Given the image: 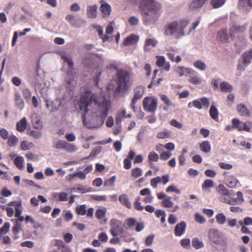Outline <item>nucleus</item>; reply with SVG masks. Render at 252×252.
I'll return each mask as SVG.
<instances>
[{"instance_id":"f257e3e1","label":"nucleus","mask_w":252,"mask_h":252,"mask_svg":"<svg viewBox=\"0 0 252 252\" xmlns=\"http://www.w3.org/2000/svg\"><path fill=\"white\" fill-rule=\"evenodd\" d=\"M79 108L83 113L84 125L93 128L101 126L111 108V102L93 93L85 92L80 97Z\"/></svg>"},{"instance_id":"f03ea898","label":"nucleus","mask_w":252,"mask_h":252,"mask_svg":"<svg viewBox=\"0 0 252 252\" xmlns=\"http://www.w3.org/2000/svg\"><path fill=\"white\" fill-rule=\"evenodd\" d=\"M143 22L149 25L156 22L161 13V5L156 0H137Z\"/></svg>"},{"instance_id":"7ed1b4c3","label":"nucleus","mask_w":252,"mask_h":252,"mask_svg":"<svg viewBox=\"0 0 252 252\" xmlns=\"http://www.w3.org/2000/svg\"><path fill=\"white\" fill-rule=\"evenodd\" d=\"M116 83L117 87L115 93L120 94L125 93L132 84L131 74L124 69H119L117 71Z\"/></svg>"},{"instance_id":"20e7f679","label":"nucleus","mask_w":252,"mask_h":252,"mask_svg":"<svg viewBox=\"0 0 252 252\" xmlns=\"http://www.w3.org/2000/svg\"><path fill=\"white\" fill-rule=\"evenodd\" d=\"M189 23V21L185 19H181L179 22L174 21L170 22L165 27V34L179 38L185 35V29Z\"/></svg>"},{"instance_id":"39448f33","label":"nucleus","mask_w":252,"mask_h":252,"mask_svg":"<svg viewBox=\"0 0 252 252\" xmlns=\"http://www.w3.org/2000/svg\"><path fill=\"white\" fill-rule=\"evenodd\" d=\"M62 57L64 62H65L68 66L65 81L67 83L68 87L71 89L72 87H74L76 84L75 76L73 73L74 63L69 54L64 53L62 54Z\"/></svg>"},{"instance_id":"423d86ee","label":"nucleus","mask_w":252,"mask_h":252,"mask_svg":"<svg viewBox=\"0 0 252 252\" xmlns=\"http://www.w3.org/2000/svg\"><path fill=\"white\" fill-rule=\"evenodd\" d=\"M208 236L209 240L217 246H222L226 244L223 233L218 229L212 228L209 230Z\"/></svg>"},{"instance_id":"0eeeda50","label":"nucleus","mask_w":252,"mask_h":252,"mask_svg":"<svg viewBox=\"0 0 252 252\" xmlns=\"http://www.w3.org/2000/svg\"><path fill=\"white\" fill-rule=\"evenodd\" d=\"M158 106V99L154 96H147L143 100V109L149 112L155 113Z\"/></svg>"},{"instance_id":"6e6552de","label":"nucleus","mask_w":252,"mask_h":252,"mask_svg":"<svg viewBox=\"0 0 252 252\" xmlns=\"http://www.w3.org/2000/svg\"><path fill=\"white\" fill-rule=\"evenodd\" d=\"M53 146L55 149L63 150L68 153H73L77 150L74 144L62 140L54 141Z\"/></svg>"},{"instance_id":"1a4fd4ad","label":"nucleus","mask_w":252,"mask_h":252,"mask_svg":"<svg viewBox=\"0 0 252 252\" xmlns=\"http://www.w3.org/2000/svg\"><path fill=\"white\" fill-rule=\"evenodd\" d=\"M42 81L43 77L39 74V67L37 66L35 72L29 76V82L31 84L34 85L35 88L42 89L41 87Z\"/></svg>"},{"instance_id":"9d476101","label":"nucleus","mask_w":252,"mask_h":252,"mask_svg":"<svg viewBox=\"0 0 252 252\" xmlns=\"http://www.w3.org/2000/svg\"><path fill=\"white\" fill-rule=\"evenodd\" d=\"M218 192L219 193V199L222 202L226 203L228 199L232 195V190H229L223 185H220L219 186Z\"/></svg>"},{"instance_id":"9b49d317","label":"nucleus","mask_w":252,"mask_h":252,"mask_svg":"<svg viewBox=\"0 0 252 252\" xmlns=\"http://www.w3.org/2000/svg\"><path fill=\"white\" fill-rule=\"evenodd\" d=\"M110 233L114 237L117 236L121 231V222L117 219H112L110 221Z\"/></svg>"},{"instance_id":"f8f14e48","label":"nucleus","mask_w":252,"mask_h":252,"mask_svg":"<svg viewBox=\"0 0 252 252\" xmlns=\"http://www.w3.org/2000/svg\"><path fill=\"white\" fill-rule=\"evenodd\" d=\"M82 169V167L81 166L77 168V171L75 172L76 176L79 179L84 180L86 179L87 175L92 172L93 167L92 164H90L87 165L83 171H80V169Z\"/></svg>"},{"instance_id":"ddd939ff","label":"nucleus","mask_w":252,"mask_h":252,"mask_svg":"<svg viewBox=\"0 0 252 252\" xmlns=\"http://www.w3.org/2000/svg\"><path fill=\"white\" fill-rule=\"evenodd\" d=\"M65 19L70 24L77 28L81 27L82 25H85L86 23V21L83 19H79L76 20L74 15L72 14H68L65 17Z\"/></svg>"},{"instance_id":"4468645a","label":"nucleus","mask_w":252,"mask_h":252,"mask_svg":"<svg viewBox=\"0 0 252 252\" xmlns=\"http://www.w3.org/2000/svg\"><path fill=\"white\" fill-rule=\"evenodd\" d=\"M194 107L201 110L203 107L207 109L210 105L209 99L206 97H201L193 100Z\"/></svg>"},{"instance_id":"2eb2a0df","label":"nucleus","mask_w":252,"mask_h":252,"mask_svg":"<svg viewBox=\"0 0 252 252\" xmlns=\"http://www.w3.org/2000/svg\"><path fill=\"white\" fill-rule=\"evenodd\" d=\"M239 9L244 12L248 13L252 8V0H240Z\"/></svg>"},{"instance_id":"dca6fc26","label":"nucleus","mask_w":252,"mask_h":252,"mask_svg":"<svg viewBox=\"0 0 252 252\" xmlns=\"http://www.w3.org/2000/svg\"><path fill=\"white\" fill-rule=\"evenodd\" d=\"M156 64L159 67H163V69L168 71L170 68V64L169 62H166L165 58L163 56H157Z\"/></svg>"},{"instance_id":"f3484780","label":"nucleus","mask_w":252,"mask_h":252,"mask_svg":"<svg viewBox=\"0 0 252 252\" xmlns=\"http://www.w3.org/2000/svg\"><path fill=\"white\" fill-rule=\"evenodd\" d=\"M248 24L246 23L242 26H239L237 25H233L230 29L229 31V34L230 36H234L235 34L237 32H243L247 28Z\"/></svg>"},{"instance_id":"a211bd4d","label":"nucleus","mask_w":252,"mask_h":252,"mask_svg":"<svg viewBox=\"0 0 252 252\" xmlns=\"http://www.w3.org/2000/svg\"><path fill=\"white\" fill-rule=\"evenodd\" d=\"M175 72L180 76L188 75L190 73L195 74V71L190 68H186L184 66H178L174 69Z\"/></svg>"},{"instance_id":"6ab92c4d","label":"nucleus","mask_w":252,"mask_h":252,"mask_svg":"<svg viewBox=\"0 0 252 252\" xmlns=\"http://www.w3.org/2000/svg\"><path fill=\"white\" fill-rule=\"evenodd\" d=\"M97 6L96 4L89 5L87 8V16L88 18L94 19L97 17Z\"/></svg>"},{"instance_id":"aec40b11","label":"nucleus","mask_w":252,"mask_h":252,"mask_svg":"<svg viewBox=\"0 0 252 252\" xmlns=\"http://www.w3.org/2000/svg\"><path fill=\"white\" fill-rule=\"evenodd\" d=\"M252 60V48L245 51L242 55L241 61L246 65H249Z\"/></svg>"},{"instance_id":"412c9836","label":"nucleus","mask_w":252,"mask_h":252,"mask_svg":"<svg viewBox=\"0 0 252 252\" xmlns=\"http://www.w3.org/2000/svg\"><path fill=\"white\" fill-rule=\"evenodd\" d=\"M144 92V87L141 85L137 86L133 90L134 95L132 98L137 100L141 99L142 97Z\"/></svg>"},{"instance_id":"4be33fe9","label":"nucleus","mask_w":252,"mask_h":252,"mask_svg":"<svg viewBox=\"0 0 252 252\" xmlns=\"http://www.w3.org/2000/svg\"><path fill=\"white\" fill-rule=\"evenodd\" d=\"M186 223L182 221L180 223H178L175 226L174 233L176 236L182 235L185 232Z\"/></svg>"},{"instance_id":"5701e85b","label":"nucleus","mask_w":252,"mask_h":252,"mask_svg":"<svg viewBox=\"0 0 252 252\" xmlns=\"http://www.w3.org/2000/svg\"><path fill=\"white\" fill-rule=\"evenodd\" d=\"M217 39L221 42L224 43L228 41L229 35L226 30H221L218 32Z\"/></svg>"},{"instance_id":"b1692460","label":"nucleus","mask_w":252,"mask_h":252,"mask_svg":"<svg viewBox=\"0 0 252 252\" xmlns=\"http://www.w3.org/2000/svg\"><path fill=\"white\" fill-rule=\"evenodd\" d=\"M158 43V41L154 38L146 39L145 41L144 49L145 52H149L151 51L150 47H155Z\"/></svg>"},{"instance_id":"393cba45","label":"nucleus","mask_w":252,"mask_h":252,"mask_svg":"<svg viewBox=\"0 0 252 252\" xmlns=\"http://www.w3.org/2000/svg\"><path fill=\"white\" fill-rule=\"evenodd\" d=\"M100 9L102 12V16L103 17H107L110 14L111 7L108 3H104L101 4Z\"/></svg>"},{"instance_id":"a878e982","label":"nucleus","mask_w":252,"mask_h":252,"mask_svg":"<svg viewBox=\"0 0 252 252\" xmlns=\"http://www.w3.org/2000/svg\"><path fill=\"white\" fill-rule=\"evenodd\" d=\"M138 40L139 37L137 36L131 34L125 39L123 44L125 46H128L136 43Z\"/></svg>"},{"instance_id":"bb28decb","label":"nucleus","mask_w":252,"mask_h":252,"mask_svg":"<svg viewBox=\"0 0 252 252\" xmlns=\"http://www.w3.org/2000/svg\"><path fill=\"white\" fill-rule=\"evenodd\" d=\"M27 126V121L25 117L23 118L19 122L17 123L16 129L21 132L25 130Z\"/></svg>"},{"instance_id":"cd10ccee","label":"nucleus","mask_w":252,"mask_h":252,"mask_svg":"<svg viewBox=\"0 0 252 252\" xmlns=\"http://www.w3.org/2000/svg\"><path fill=\"white\" fill-rule=\"evenodd\" d=\"M15 101L17 108L21 110H22L24 107V102L18 92L15 94Z\"/></svg>"},{"instance_id":"c85d7f7f","label":"nucleus","mask_w":252,"mask_h":252,"mask_svg":"<svg viewBox=\"0 0 252 252\" xmlns=\"http://www.w3.org/2000/svg\"><path fill=\"white\" fill-rule=\"evenodd\" d=\"M237 110L238 113L242 116H250L249 110L247 108L246 106L244 104H240L237 105Z\"/></svg>"},{"instance_id":"c756f323","label":"nucleus","mask_w":252,"mask_h":252,"mask_svg":"<svg viewBox=\"0 0 252 252\" xmlns=\"http://www.w3.org/2000/svg\"><path fill=\"white\" fill-rule=\"evenodd\" d=\"M119 201L124 205L130 209L131 207V203L129 200L128 196L126 194H123L120 196Z\"/></svg>"},{"instance_id":"7c9ffc66","label":"nucleus","mask_w":252,"mask_h":252,"mask_svg":"<svg viewBox=\"0 0 252 252\" xmlns=\"http://www.w3.org/2000/svg\"><path fill=\"white\" fill-rule=\"evenodd\" d=\"M190 78L189 79V82L195 85H199L202 82V79L201 78L198 76L197 73L195 71V74L190 73Z\"/></svg>"},{"instance_id":"2f4dec72","label":"nucleus","mask_w":252,"mask_h":252,"mask_svg":"<svg viewBox=\"0 0 252 252\" xmlns=\"http://www.w3.org/2000/svg\"><path fill=\"white\" fill-rule=\"evenodd\" d=\"M220 91L223 92L230 93L233 90V87L227 82H222L220 84Z\"/></svg>"},{"instance_id":"473e14b6","label":"nucleus","mask_w":252,"mask_h":252,"mask_svg":"<svg viewBox=\"0 0 252 252\" xmlns=\"http://www.w3.org/2000/svg\"><path fill=\"white\" fill-rule=\"evenodd\" d=\"M171 136V131L165 129L162 131H159L157 134V137L159 139H165L170 137Z\"/></svg>"},{"instance_id":"72a5a7b5","label":"nucleus","mask_w":252,"mask_h":252,"mask_svg":"<svg viewBox=\"0 0 252 252\" xmlns=\"http://www.w3.org/2000/svg\"><path fill=\"white\" fill-rule=\"evenodd\" d=\"M238 183V181L234 176H230L227 177L226 180L227 186L230 188H235Z\"/></svg>"},{"instance_id":"f704fd0d","label":"nucleus","mask_w":252,"mask_h":252,"mask_svg":"<svg viewBox=\"0 0 252 252\" xmlns=\"http://www.w3.org/2000/svg\"><path fill=\"white\" fill-rule=\"evenodd\" d=\"M14 163L19 169L22 170L24 168V159L23 157L21 156L16 157L14 160Z\"/></svg>"},{"instance_id":"c9c22d12","label":"nucleus","mask_w":252,"mask_h":252,"mask_svg":"<svg viewBox=\"0 0 252 252\" xmlns=\"http://www.w3.org/2000/svg\"><path fill=\"white\" fill-rule=\"evenodd\" d=\"M200 150L204 153H209L211 149V145L209 141H204L199 146Z\"/></svg>"},{"instance_id":"e433bc0d","label":"nucleus","mask_w":252,"mask_h":252,"mask_svg":"<svg viewBox=\"0 0 252 252\" xmlns=\"http://www.w3.org/2000/svg\"><path fill=\"white\" fill-rule=\"evenodd\" d=\"M126 111L125 110L118 112L116 117V123L117 125H121L123 119L126 118Z\"/></svg>"},{"instance_id":"4c0bfd02","label":"nucleus","mask_w":252,"mask_h":252,"mask_svg":"<svg viewBox=\"0 0 252 252\" xmlns=\"http://www.w3.org/2000/svg\"><path fill=\"white\" fill-rule=\"evenodd\" d=\"M21 185L22 187H26L27 186L34 187L40 189V186L36 185L32 180L28 179H23L21 182Z\"/></svg>"},{"instance_id":"58836bf2","label":"nucleus","mask_w":252,"mask_h":252,"mask_svg":"<svg viewBox=\"0 0 252 252\" xmlns=\"http://www.w3.org/2000/svg\"><path fill=\"white\" fill-rule=\"evenodd\" d=\"M18 138L14 135H11L7 139V144L10 147H14L18 142Z\"/></svg>"},{"instance_id":"ea45409f","label":"nucleus","mask_w":252,"mask_h":252,"mask_svg":"<svg viewBox=\"0 0 252 252\" xmlns=\"http://www.w3.org/2000/svg\"><path fill=\"white\" fill-rule=\"evenodd\" d=\"M210 115L211 117L214 120L217 121L218 120V111L216 107L212 105L210 109Z\"/></svg>"},{"instance_id":"a19ab883","label":"nucleus","mask_w":252,"mask_h":252,"mask_svg":"<svg viewBox=\"0 0 252 252\" xmlns=\"http://www.w3.org/2000/svg\"><path fill=\"white\" fill-rule=\"evenodd\" d=\"M149 164L152 167V161H157L159 159L158 155L155 152H150L148 155Z\"/></svg>"},{"instance_id":"79ce46f5","label":"nucleus","mask_w":252,"mask_h":252,"mask_svg":"<svg viewBox=\"0 0 252 252\" xmlns=\"http://www.w3.org/2000/svg\"><path fill=\"white\" fill-rule=\"evenodd\" d=\"M72 189L74 191L81 192L82 193H84L86 192H90L92 191L91 188L86 189L84 186H82L81 185H78L77 187L76 188H73Z\"/></svg>"},{"instance_id":"37998d69","label":"nucleus","mask_w":252,"mask_h":252,"mask_svg":"<svg viewBox=\"0 0 252 252\" xmlns=\"http://www.w3.org/2000/svg\"><path fill=\"white\" fill-rule=\"evenodd\" d=\"M216 220L218 224L222 225L225 223L227 219L223 214L219 213L216 216Z\"/></svg>"},{"instance_id":"c03bdc74","label":"nucleus","mask_w":252,"mask_h":252,"mask_svg":"<svg viewBox=\"0 0 252 252\" xmlns=\"http://www.w3.org/2000/svg\"><path fill=\"white\" fill-rule=\"evenodd\" d=\"M10 224L9 222H5L3 226L0 229V240L2 238V236L8 233L10 228Z\"/></svg>"},{"instance_id":"a18cd8bd","label":"nucleus","mask_w":252,"mask_h":252,"mask_svg":"<svg viewBox=\"0 0 252 252\" xmlns=\"http://www.w3.org/2000/svg\"><path fill=\"white\" fill-rule=\"evenodd\" d=\"M192 246L195 249H199L204 247V243L202 241H200L198 238H194L192 240Z\"/></svg>"},{"instance_id":"49530a36","label":"nucleus","mask_w":252,"mask_h":252,"mask_svg":"<svg viewBox=\"0 0 252 252\" xmlns=\"http://www.w3.org/2000/svg\"><path fill=\"white\" fill-rule=\"evenodd\" d=\"M226 0H211L210 4L214 8H218L222 6Z\"/></svg>"},{"instance_id":"de8ad7c7","label":"nucleus","mask_w":252,"mask_h":252,"mask_svg":"<svg viewBox=\"0 0 252 252\" xmlns=\"http://www.w3.org/2000/svg\"><path fill=\"white\" fill-rule=\"evenodd\" d=\"M202 7V5L197 0H194L190 4L189 9L190 10L194 11L201 8Z\"/></svg>"},{"instance_id":"09e8293b","label":"nucleus","mask_w":252,"mask_h":252,"mask_svg":"<svg viewBox=\"0 0 252 252\" xmlns=\"http://www.w3.org/2000/svg\"><path fill=\"white\" fill-rule=\"evenodd\" d=\"M106 211L107 209L106 208H102L101 209H97L95 212L96 217L98 220L102 219L105 216Z\"/></svg>"},{"instance_id":"8fccbe9b","label":"nucleus","mask_w":252,"mask_h":252,"mask_svg":"<svg viewBox=\"0 0 252 252\" xmlns=\"http://www.w3.org/2000/svg\"><path fill=\"white\" fill-rule=\"evenodd\" d=\"M131 174L133 177L137 178L142 176V170L139 167L134 168L132 169Z\"/></svg>"},{"instance_id":"3c124183","label":"nucleus","mask_w":252,"mask_h":252,"mask_svg":"<svg viewBox=\"0 0 252 252\" xmlns=\"http://www.w3.org/2000/svg\"><path fill=\"white\" fill-rule=\"evenodd\" d=\"M193 65L195 68L201 71H204L206 68V64L200 60L194 62Z\"/></svg>"},{"instance_id":"603ef678","label":"nucleus","mask_w":252,"mask_h":252,"mask_svg":"<svg viewBox=\"0 0 252 252\" xmlns=\"http://www.w3.org/2000/svg\"><path fill=\"white\" fill-rule=\"evenodd\" d=\"M34 147V144L32 142H28L27 141H23L21 144V148L23 151H27Z\"/></svg>"},{"instance_id":"864d4df0","label":"nucleus","mask_w":252,"mask_h":252,"mask_svg":"<svg viewBox=\"0 0 252 252\" xmlns=\"http://www.w3.org/2000/svg\"><path fill=\"white\" fill-rule=\"evenodd\" d=\"M169 59L172 61L177 63L180 62L182 60L180 56H177L175 58V54L172 51L168 52L167 54Z\"/></svg>"},{"instance_id":"5fc2aeb1","label":"nucleus","mask_w":252,"mask_h":252,"mask_svg":"<svg viewBox=\"0 0 252 252\" xmlns=\"http://www.w3.org/2000/svg\"><path fill=\"white\" fill-rule=\"evenodd\" d=\"M76 213L79 215L83 216L86 214V206L85 205H81L77 206L76 208Z\"/></svg>"},{"instance_id":"6e6d98bb","label":"nucleus","mask_w":252,"mask_h":252,"mask_svg":"<svg viewBox=\"0 0 252 252\" xmlns=\"http://www.w3.org/2000/svg\"><path fill=\"white\" fill-rule=\"evenodd\" d=\"M170 197H167L162 201V205L165 208H170L173 205V202L171 201Z\"/></svg>"},{"instance_id":"4d7b16f0","label":"nucleus","mask_w":252,"mask_h":252,"mask_svg":"<svg viewBox=\"0 0 252 252\" xmlns=\"http://www.w3.org/2000/svg\"><path fill=\"white\" fill-rule=\"evenodd\" d=\"M233 127L237 129L238 131H242V122H240L238 119H233L232 121Z\"/></svg>"},{"instance_id":"13d9d810","label":"nucleus","mask_w":252,"mask_h":252,"mask_svg":"<svg viewBox=\"0 0 252 252\" xmlns=\"http://www.w3.org/2000/svg\"><path fill=\"white\" fill-rule=\"evenodd\" d=\"M98 35L100 36L101 38L102 39L103 42L108 41L111 39V36L107 35H103V30L101 27H99L97 30Z\"/></svg>"},{"instance_id":"bf43d9fd","label":"nucleus","mask_w":252,"mask_h":252,"mask_svg":"<svg viewBox=\"0 0 252 252\" xmlns=\"http://www.w3.org/2000/svg\"><path fill=\"white\" fill-rule=\"evenodd\" d=\"M134 208L139 211H142L144 209V206L141 205L140 202V197H137L135 200L134 203Z\"/></svg>"},{"instance_id":"052dcab7","label":"nucleus","mask_w":252,"mask_h":252,"mask_svg":"<svg viewBox=\"0 0 252 252\" xmlns=\"http://www.w3.org/2000/svg\"><path fill=\"white\" fill-rule=\"evenodd\" d=\"M28 134L29 135L33 137L35 139H39L42 135L41 132L33 130L28 131Z\"/></svg>"},{"instance_id":"680f3d73","label":"nucleus","mask_w":252,"mask_h":252,"mask_svg":"<svg viewBox=\"0 0 252 252\" xmlns=\"http://www.w3.org/2000/svg\"><path fill=\"white\" fill-rule=\"evenodd\" d=\"M242 131L245 130L247 132L251 131V129L252 128V124L250 122H246L243 123L242 122Z\"/></svg>"},{"instance_id":"e2e57ef3","label":"nucleus","mask_w":252,"mask_h":252,"mask_svg":"<svg viewBox=\"0 0 252 252\" xmlns=\"http://www.w3.org/2000/svg\"><path fill=\"white\" fill-rule=\"evenodd\" d=\"M116 178V176H113L111 178L105 180L104 183V186L105 187L113 186L115 182Z\"/></svg>"},{"instance_id":"0e129e2a","label":"nucleus","mask_w":252,"mask_h":252,"mask_svg":"<svg viewBox=\"0 0 252 252\" xmlns=\"http://www.w3.org/2000/svg\"><path fill=\"white\" fill-rule=\"evenodd\" d=\"M172 156V153L169 151L163 152L160 154V158L163 160H166Z\"/></svg>"},{"instance_id":"69168bd1","label":"nucleus","mask_w":252,"mask_h":252,"mask_svg":"<svg viewBox=\"0 0 252 252\" xmlns=\"http://www.w3.org/2000/svg\"><path fill=\"white\" fill-rule=\"evenodd\" d=\"M0 136L3 140H7L9 136V132L8 131L4 128H1L0 129Z\"/></svg>"},{"instance_id":"338daca9","label":"nucleus","mask_w":252,"mask_h":252,"mask_svg":"<svg viewBox=\"0 0 252 252\" xmlns=\"http://www.w3.org/2000/svg\"><path fill=\"white\" fill-rule=\"evenodd\" d=\"M214 187V182L210 179L206 180L202 185L203 189L213 188Z\"/></svg>"},{"instance_id":"774afa93","label":"nucleus","mask_w":252,"mask_h":252,"mask_svg":"<svg viewBox=\"0 0 252 252\" xmlns=\"http://www.w3.org/2000/svg\"><path fill=\"white\" fill-rule=\"evenodd\" d=\"M194 219L197 222L201 224L204 223L206 221V219L205 218L198 213H196L195 214Z\"/></svg>"}]
</instances>
